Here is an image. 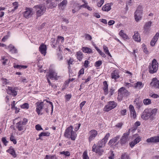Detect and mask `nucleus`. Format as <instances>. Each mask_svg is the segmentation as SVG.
Returning a JSON list of instances; mask_svg holds the SVG:
<instances>
[{
  "mask_svg": "<svg viewBox=\"0 0 159 159\" xmlns=\"http://www.w3.org/2000/svg\"><path fill=\"white\" fill-rule=\"evenodd\" d=\"M157 111V109L156 108L152 110L150 109H145L141 115V118L143 120H147L151 116L155 115Z\"/></svg>",
  "mask_w": 159,
  "mask_h": 159,
  "instance_id": "1",
  "label": "nucleus"
},
{
  "mask_svg": "<svg viewBox=\"0 0 159 159\" xmlns=\"http://www.w3.org/2000/svg\"><path fill=\"white\" fill-rule=\"evenodd\" d=\"M158 63L155 59H153L152 64H150L148 66L149 72L151 74L156 72L158 70Z\"/></svg>",
  "mask_w": 159,
  "mask_h": 159,
  "instance_id": "2",
  "label": "nucleus"
},
{
  "mask_svg": "<svg viewBox=\"0 0 159 159\" xmlns=\"http://www.w3.org/2000/svg\"><path fill=\"white\" fill-rule=\"evenodd\" d=\"M46 76L47 81H48V80H50V79L52 80H57L59 77L57 76V73L55 71L51 69L49 70Z\"/></svg>",
  "mask_w": 159,
  "mask_h": 159,
  "instance_id": "3",
  "label": "nucleus"
},
{
  "mask_svg": "<svg viewBox=\"0 0 159 159\" xmlns=\"http://www.w3.org/2000/svg\"><path fill=\"white\" fill-rule=\"evenodd\" d=\"M118 94V99L121 100L123 97H126L129 94V93L124 87H122L119 89Z\"/></svg>",
  "mask_w": 159,
  "mask_h": 159,
  "instance_id": "4",
  "label": "nucleus"
},
{
  "mask_svg": "<svg viewBox=\"0 0 159 159\" xmlns=\"http://www.w3.org/2000/svg\"><path fill=\"white\" fill-rule=\"evenodd\" d=\"M117 103L114 101H109L104 106L103 108V111L106 112H108L115 108L117 106Z\"/></svg>",
  "mask_w": 159,
  "mask_h": 159,
  "instance_id": "5",
  "label": "nucleus"
},
{
  "mask_svg": "<svg viewBox=\"0 0 159 159\" xmlns=\"http://www.w3.org/2000/svg\"><path fill=\"white\" fill-rule=\"evenodd\" d=\"M34 7L37 10L36 14L37 17L41 16L46 11V8L44 5L35 6Z\"/></svg>",
  "mask_w": 159,
  "mask_h": 159,
  "instance_id": "6",
  "label": "nucleus"
},
{
  "mask_svg": "<svg viewBox=\"0 0 159 159\" xmlns=\"http://www.w3.org/2000/svg\"><path fill=\"white\" fill-rule=\"evenodd\" d=\"M133 138L134 139V140L129 143V144L131 148H133L136 144L141 141L142 138V137L139 136L138 134H136L133 135Z\"/></svg>",
  "mask_w": 159,
  "mask_h": 159,
  "instance_id": "7",
  "label": "nucleus"
},
{
  "mask_svg": "<svg viewBox=\"0 0 159 159\" xmlns=\"http://www.w3.org/2000/svg\"><path fill=\"white\" fill-rule=\"evenodd\" d=\"M64 41V37L61 36H58L56 40H54L52 44V46L53 48H55L57 47L59 44H63Z\"/></svg>",
  "mask_w": 159,
  "mask_h": 159,
  "instance_id": "8",
  "label": "nucleus"
},
{
  "mask_svg": "<svg viewBox=\"0 0 159 159\" xmlns=\"http://www.w3.org/2000/svg\"><path fill=\"white\" fill-rule=\"evenodd\" d=\"M110 136V134L109 133L107 134L103 139L98 141V146H97L100 148H102L104 147Z\"/></svg>",
  "mask_w": 159,
  "mask_h": 159,
  "instance_id": "9",
  "label": "nucleus"
},
{
  "mask_svg": "<svg viewBox=\"0 0 159 159\" xmlns=\"http://www.w3.org/2000/svg\"><path fill=\"white\" fill-rule=\"evenodd\" d=\"M101 148L98 147L95 144H94L92 147V151L95 152L99 156H101L103 154L104 150Z\"/></svg>",
  "mask_w": 159,
  "mask_h": 159,
  "instance_id": "10",
  "label": "nucleus"
},
{
  "mask_svg": "<svg viewBox=\"0 0 159 159\" xmlns=\"http://www.w3.org/2000/svg\"><path fill=\"white\" fill-rule=\"evenodd\" d=\"M36 111L38 115H42L43 114V113H41V111L43 109L44 106L43 102H37L36 103Z\"/></svg>",
  "mask_w": 159,
  "mask_h": 159,
  "instance_id": "11",
  "label": "nucleus"
},
{
  "mask_svg": "<svg viewBox=\"0 0 159 159\" xmlns=\"http://www.w3.org/2000/svg\"><path fill=\"white\" fill-rule=\"evenodd\" d=\"M98 132L95 129H93L89 131V137L88 140L89 142L94 140L98 135Z\"/></svg>",
  "mask_w": 159,
  "mask_h": 159,
  "instance_id": "12",
  "label": "nucleus"
},
{
  "mask_svg": "<svg viewBox=\"0 0 159 159\" xmlns=\"http://www.w3.org/2000/svg\"><path fill=\"white\" fill-rule=\"evenodd\" d=\"M150 85L152 87L155 89H159V80L156 78H152Z\"/></svg>",
  "mask_w": 159,
  "mask_h": 159,
  "instance_id": "13",
  "label": "nucleus"
},
{
  "mask_svg": "<svg viewBox=\"0 0 159 159\" xmlns=\"http://www.w3.org/2000/svg\"><path fill=\"white\" fill-rule=\"evenodd\" d=\"M73 131V126L70 125L66 129L64 134V136L67 138H70V134Z\"/></svg>",
  "mask_w": 159,
  "mask_h": 159,
  "instance_id": "14",
  "label": "nucleus"
},
{
  "mask_svg": "<svg viewBox=\"0 0 159 159\" xmlns=\"http://www.w3.org/2000/svg\"><path fill=\"white\" fill-rule=\"evenodd\" d=\"M129 109L130 112V116L133 119H135L136 117V114L134 106L131 104L130 105Z\"/></svg>",
  "mask_w": 159,
  "mask_h": 159,
  "instance_id": "15",
  "label": "nucleus"
},
{
  "mask_svg": "<svg viewBox=\"0 0 159 159\" xmlns=\"http://www.w3.org/2000/svg\"><path fill=\"white\" fill-rule=\"evenodd\" d=\"M146 141L148 143H156L159 142V136H154L148 139Z\"/></svg>",
  "mask_w": 159,
  "mask_h": 159,
  "instance_id": "16",
  "label": "nucleus"
},
{
  "mask_svg": "<svg viewBox=\"0 0 159 159\" xmlns=\"http://www.w3.org/2000/svg\"><path fill=\"white\" fill-rule=\"evenodd\" d=\"M129 135L128 132L124 134L120 140V143L121 145L125 144L127 142Z\"/></svg>",
  "mask_w": 159,
  "mask_h": 159,
  "instance_id": "17",
  "label": "nucleus"
},
{
  "mask_svg": "<svg viewBox=\"0 0 159 159\" xmlns=\"http://www.w3.org/2000/svg\"><path fill=\"white\" fill-rule=\"evenodd\" d=\"M7 93L10 95L16 96L17 95V92L15 90V89L13 87L8 86L7 89Z\"/></svg>",
  "mask_w": 159,
  "mask_h": 159,
  "instance_id": "18",
  "label": "nucleus"
},
{
  "mask_svg": "<svg viewBox=\"0 0 159 159\" xmlns=\"http://www.w3.org/2000/svg\"><path fill=\"white\" fill-rule=\"evenodd\" d=\"M46 45L43 43H42L39 47V51L42 54L45 56L46 53Z\"/></svg>",
  "mask_w": 159,
  "mask_h": 159,
  "instance_id": "19",
  "label": "nucleus"
},
{
  "mask_svg": "<svg viewBox=\"0 0 159 159\" xmlns=\"http://www.w3.org/2000/svg\"><path fill=\"white\" fill-rule=\"evenodd\" d=\"M152 24L151 21L146 22L143 26V29L146 32H149L151 30V26Z\"/></svg>",
  "mask_w": 159,
  "mask_h": 159,
  "instance_id": "20",
  "label": "nucleus"
},
{
  "mask_svg": "<svg viewBox=\"0 0 159 159\" xmlns=\"http://www.w3.org/2000/svg\"><path fill=\"white\" fill-rule=\"evenodd\" d=\"M143 12L138 11L136 10L134 13V17L135 20L138 22L142 19V15Z\"/></svg>",
  "mask_w": 159,
  "mask_h": 159,
  "instance_id": "21",
  "label": "nucleus"
},
{
  "mask_svg": "<svg viewBox=\"0 0 159 159\" xmlns=\"http://www.w3.org/2000/svg\"><path fill=\"white\" fill-rule=\"evenodd\" d=\"M112 4L111 3H107L102 6V10L105 11H108L111 10Z\"/></svg>",
  "mask_w": 159,
  "mask_h": 159,
  "instance_id": "22",
  "label": "nucleus"
},
{
  "mask_svg": "<svg viewBox=\"0 0 159 159\" xmlns=\"http://www.w3.org/2000/svg\"><path fill=\"white\" fill-rule=\"evenodd\" d=\"M67 3V1L66 0H63L61 2L58 4V7L60 9L64 10Z\"/></svg>",
  "mask_w": 159,
  "mask_h": 159,
  "instance_id": "23",
  "label": "nucleus"
},
{
  "mask_svg": "<svg viewBox=\"0 0 159 159\" xmlns=\"http://www.w3.org/2000/svg\"><path fill=\"white\" fill-rule=\"evenodd\" d=\"M75 56L77 59L79 61H81L84 57V54L80 51L76 52Z\"/></svg>",
  "mask_w": 159,
  "mask_h": 159,
  "instance_id": "24",
  "label": "nucleus"
},
{
  "mask_svg": "<svg viewBox=\"0 0 159 159\" xmlns=\"http://www.w3.org/2000/svg\"><path fill=\"white\" fill-rule=\"evenodd\" d=\"M111 78L112 79L116 80L120 77L118 70H114L111 74Z\"/></svg>",
  "mask_w": 159,
  "mask_h": 159,
  "instance_id": "25",
  "label": "nucleus"
},
{
  "mask_svg": "<svg viewBox=\"0 0 159 159\" xmlns=\"http://www.w3.org/2000/svg\"><path fill=\"white\" fill-rule=\"evenodd\" d=\"M32 9L31 8H27L24 14V16L26 18H29L31 15Z\"/></svg>",
  "mask_w": 159,
  "mask_h": 159,
  "instance_id": "26",
  "label": "nucleus"
},
{
  "mask_svg": "<svg viewBox=\"0 0 159 159\" xmlns=\"http://www.w3.org/2000/svg\"><path fill=\"white\" fill-rule=\"evenodd\" d=\"M103 89L104 91V94L106 95L108 94V84L107 82L105 81L103 82Z\"/></svg>",
  "mask_w": 159,
  "mask_h": 159,
  "instance_id": "27",
  "label": "nucleus"
},
{
  "mask_svg": "<svg viewBox=\"0 0 159 159\" xmlns=\"http://www.w3.org/2000/svg\"><path fill=\"white\" fill-rule=\"evenodd\" d=\"M120 136L118 135L116 137L113 138L111 139L108 143L109 145H112L115 143L120 138Z\"/></svg>",
  "mask_w": 159,
  "mask_h": 159,
  "instance_id": "28",
  "label": "nucleus"
},
{
  "mask_svg": "<svg viewBox=\"0 0 159 159\" xmlns=\"http://www.w3.org/2000/svg\"><path fill=\"white\" fill-rule=\"evenodd\" d=\"M134 103L136 106V108L138 109H139L143 105L142 102L140 101L138 98H136L134 101Z\"/></svg>",
  "mask_w": 159,
  "mask_h": 159,
  "instance_id": "29",
  "label": "nucleus"
},
{
  "mask_svg": "<svg viewBox=\"0 0 159 159\" xmlns=\"http://www.w3.org/2000/svg\"><path fill=\"white\" fill-rule=\"evenodd\" d=\"M119 34L124 40H128L129 39V36L124 33V31L123 30H121L120 31Z\"/></svg>",
  "mask_w": 159,
  "mask_h": 159,
  "instance_id": "30",
  "label": "nucleus"
},
{
  "mask_svg": "<svg viewBox=\"0 0 159 159\" xmlns=\"http://www.w3.org/2000/svg\"><path fill=\"white\" fill-rule=\"evenodd\" d=\"M133 39L135 41L139 42L141 41L140 37L138 32H134V34L133 36Z\"/></svg>",
  "mask_w": 159,
  "mask_h": 159,
  "instance_id": "31",
  "label": "nucleus"
},
{
  "mask_svg": "<svg viewBox=\"0 0 159 159\" xmlns=\"http://www.w3.org/2000/svg\"><path fill=\"white\" fill-rule=\"evenodd\" d=\"M12 53H16L17 52V49L12 44H10L7 46V48Z\"/></svg>",
  "mask_w": 159,
  "mask_h": 159,
  "instance_id": "32",
  "label": "nucleus"
},
{
  "mask_svg": "<svg viewBox=\"0 0 159 159\" xmlns=\"http://www.w3.org/2000/svg\"><path fill=\"white\" fill-rule=\"evenodd\" d=\"M81 50L84 53L90 54L93 53L92 49L86 47H83L82 48Z\"/></svg>",
  "mask_w": 159,
  "mask_h": 159,
  "instance_id": "33",
  "label": "nucleus"
},
{
  "mask_svg": "<svg viewBox=\"0 0 159 159\" xmlns=\"http://www.w3.org/2000/svg\"><path fill=\"white\" fill-rule=\"evenodd\" d=\"M143 84L141 82L138 81L134 84V87L135 89H140L143 87Z\"/></svg>",
  "mask_w": 159,
  "mask_h": 159,
  "instance_id": "34",
  "label": "nucleus"
},
{
  "mask_svg": "<svg viewBox=\"0 0 159 159\" xmlns=\"http://www.w3.org/2000/svg\"><path fill=\"white\" fill-rule=\"evenodd\" d=\"M74 60L73 58L72 57H70L69 59L67 60V62L68 65V69H69V70L71 69L70 65H72L74 64Z\"/></svg>",
  "mask_w": 159,
  "mask_h": 159,
  "instance_id": "35",
  "label": "nucleus"
},
{
  "mask_svg": "<svg viewBox=\"0 0 159 159\" xmlns=\"http://www.w3.org/2000/svg\"><path fill=\"white\" fill-rule=\"evenodd\" d=\"M50 134V133L49 132H41L39 135V138L38 139H37V140L38 139H41V137L42 136H49Z\"/></svg>",
  "mask_w": 159,
  "mask_h": 159,
  "instance_id": "36",
  "label": "nucleus"
},
{
  "mask_svg": "<svg viewBox=\"0 0 159 159\" xmlns=\"http://www.w3.org/2000/svg\"><path fill=\"white\" fill-rule=\"evenodd\" d=\"M103 49L104 52L106 54L108 55L109 56L111 57V56L110 53L108 48L107 46L105 45L103 46Z\"/></svg>",
  "mask_w": 159,
  "mask_h": 159,
  "instance_id": "37",
  "label": "nucleus"
},
{
  "mask_svg": "<svg viewBox=\"0 0 159 159\" xmlns=\"http://www.w3.org/2000/svg\"><path fill=\"white\" fill-rule=\"evenodd\" d=\"M77 137V134L73 131H72L70 135V138L72 140H75Z\"/></svg>",
  "mask_w": 159,
  "mask_h": 159,
  "instance_id": "38",
  "label": "nucleus"
},
{
  "mask_svg": "<svg viewBox=\"0 0 159 159\" xmlns=\"http://www.w3.org/2000/svg\"><path fill=\"white\" fill-rule=\"evenodd\" d=\"M7 152L9 153L14 157H16L15 151L13 149L10 148L7 150Z\"/></svg>",
  "mask_w": 159,
  "mask_h": 159,
  "instance_id": "39",
  "label": "nucleus"
},
{
  "mask_svg": "<svg viewBox=\"0 0 159 159\" xmlns=\"http://www.w3.org/2000/svg\"><path fill=\"white\" fill-rule=\"evenodd\" d=\"M143 103L145 105H149L151 104V100L149 99H145L143 100Z\"/></svg>",
  "mask_w": 159,
  "mask_h": 159,
  "instance_id": "40",
  "label": "nucleus"
},
{
  "mask_svg": "<svg viewBox=\"0 0 159 159\" xmlns=\"http://www.w3.org/2000/svg\"><path fill=\"white\" fill-rule=\"evenodd\" d=\"M95 48L99 53V54L103 57H105L106 56L105 54L102 52L100 49H99L97 47H95Z\"/></svg>",
  "mask_w": 159,
  "mask_h": 159,
  "instance_id": "41",
  "label": "nucleus"
},
{
  "mask_svg": "<svg viewBox=\"0 0 159 159\" xmlns=\"http://www.w3.org/2000/svg\"><path fill=\"white\" fill-rule=\"evenodd\" d=\"M84 69L83 68H82L79 71L78 73V78H80L81 75H82L84 74Z\"/></svg>",
  "mask_w": 159,
  "mask_h": 159,
  "instance_id": "42",
  "label": "nucleus"
},
{
  "mask_svg": "<svg viewBox=\"0 0 159 159\" xmlns=\"http://www.w3.org/2000/svg\"><path fill=\"white\" fill-rule=\"evenodd\" d=\"M29 105L28 103H25L20 105V107L23 109H28L29 108Z\"/></svg>",
  "mask_w": 159,
  "mask_h": 159,
  "instance_id": "43",
  "label": "nucleus"
},
{
  "mask_svg": "<svg viewBox=\"0 0 159 159\" xmlns=\"http://www.w3.org/2000/svg\"><path fill=\"white\" fill-rule=\"evenodd\" d=\"M48 82L49 84V85L50 86H51L52 87V89H55L57 88V86L55 84H52L50 82V80H48Z\"/></svg>",
  "mask_w": 159,
  "mask_h": 159,
  "instance_id": "44",
  "label": "nucleus"
},
{
  "mask_svg": "<svg viewBox=\"0 0 159 159\" xmlns=\"http://www.w3.org/2000/svg\"><path fill=\"white\" fill-rule=\"evenodd\" d=\"M82 158L83 159H89L86 151L84 152L82 155Z\"/></svg>",
  "mask_w": 159,
  "mask_h": 159,
  "instance_id": "45",
  "label": "nucleus"
},
{
  "mask_svg": "<svg viewBox=\"0 0 159 159\" xmlns=\"http://www.w3.org/2000/svg\"><path fill=\"white\" fill-rule=\"evenodd\" d=\"M159 37V33L157 32L155 35L153 37L152 40L157 42Z\"/></svg>",
  "mask_w": 159,
  "mask_h": 159,
  "instance_id": "46",
  "label": "nucleus"
},
{
  "mask_svg": "<svg viewBox=\"0 0 159 159\" xmlns=\"http://www.w3.org/2000/svg\"><path fill=\"white\" fill-rule=\"evenodd\" d=\"M60 154L62 155H64L67 157H69L70 156V153L69 152L67 151H62L60 152Z\"/></svg>",
  "mask_w": 159,
  "mask_h": 159,
  "instance_id": "47",
  "label": "nucleus"
},
{
  "mask_svg": "<svg viewBox=\"0 0 159 159\" xmlns=\"http://www.w3.org/2000/svg\"><path fill=\"white\" fill-rule=\"evenodd\" d=\"M102 64V61H98L96 62L94 64L95 67H98L100 66Z\"/></svg>",
  "mask_w": 159,
  "mask_h": 159,
  "instance_id": "48",
  "label": "nucleus"
},
{
  "mask_svg": "<svg viewBox=\"0 0 159 159\" xmlns=\"http://www.w3.org/2000/svg\"><path fill=\"white\" fill-rule=\"evenodd\" d=\"M104 2V0H100L97 3V6L98 7H101L102 5Z\"/></svg>",
  "mask_w": 159,
  "mask_h": 159,
  "instance_id": "49",
  "label": "nucleus"
},
{
  "mask_svg": "<svg viewBox=\"0 0 159 159\" xmlns=\"http://www.w3.org/2000/svg\"><path fill=\"white\" fill-rule=\"evenodd\" d=\"M13 6L14 7V9L12 11H14L18 7V3L17 2H15L13 3Z\"/></svg>",
  "mask_w": 159,
  "mask_h": 159,
  "instance_id": "50",
  "label": "nucleus"
},
{
  "mask_svg": "<svg viewBox=\"0 0 159 159\" xmlns=\"http://www.w3.org/2000/svg\"><path fill=\"white\" fill-rule=\"evenodd\" d=\"M28 122V120L25 118H24L23 119V120L22 121L21 123H20V125H26Z\"/></svg>",
  "mask_w": 159,
  "mask_h": 159,
  "instance_id": "51",
  "label": "nucleus"
},
{
  "mask_svg": "<svg viewBox=\"0 0 159 159\" xmlns=\"http://www.w3.org/2000/svg\"><path fill=\"white\" fill-rule=\"evenodd\" d=\"M10 140L13 142V143L14 144L16 143V139H15L14 137L12 135H11L10 138Z\"/></svg>",
  "mask_w": 159,
  "mask_h": 159,
  "instance_id": "52",
  "label": "nucleus"
},
{
  "mask_svg": "<svg viewBox=\"0 0 159 159\" xmlns=\"http://www.w3.org/2000/svg\"><path fill=\"white\" fill-rule=\"evenodd\" d=\"M89 62L88 60H85L84 61V66L85 68H87L89 66Z\"/></svg>",
  "mask_w": 159,
  "mask_h": 159,
  "instance_id": "53",
  "label": "nucleus"
},
{
  "mask_svg": "<svg viewBox=\"0 0 159 159\" xmlns=\"http://www.w3.org/2000/svg\"><path fill=\"white\" fill-rule=\"evenodd\" d=\"M81 126V124L80 123L76 124L75 125V131H77L79 129Z\"/></svg>",
  "mask_w": 159,
  "mask_h": 159,
  "instance_id": "54",
  "label": "nucleus"
},
{
  "mask_svg": "<svg viewBox=\"0 0 159 159\" xmlns=\"http://www.w3.org/2000/svg\"><path fill=\"white\" fill-rule=\"evenodd\" d=\"M2 141L5 146L7 145V143L8 142L5 137H2Z\"/></svg>",
  "mask_w": 159,
  "mask_h": 159,
  "instance_id": "55",
  "label": "nucleus"
},
{
  "mask_svg": "<svg viewBox=\"0 0 159 159\" xmlns=\"http://www.w3.org/2000/svg\"><path fill=\"white\" fill-rule=\"evenodd\" d=\"M128 156L126 153L123 154L121 156V159H128Z\"/></svg>",
  "mask_w": 159,
  "mask_h": 159,
  "instance_id": "56",
  "label": "nucleus"
},
{
  "mask_svg": "<svg viewBox=\"0 0 159 159\" xmlns=\"http://www.w3.org/2000/svg\"><path fill=\"white\" fill-rule=\"evenodd\" d=\"M9 37V35L8 34L4 36L2 39V41L3 42H5L7 40Z\"/></svg>",
  "mask_w": 159,
  "mask_h": 159,
  "instance_id": "57",
  "label": "nucleus"
},
{
  "mask_svg": "<svg viewBox=\"0 0 159 159\" xmlns=\"http://www.w3.org/2000/svg\"><path fill=\"white\" fill-rule=\"evenodd\" d=\"M57 3H56L54 2H52L50 3V8H52L56 7Z\"/></svg>",
  "mask_w": 159,
  "mask_h": 159,
  "instance_id": "58",
  "label": "nucleus"
},
{
  "mask_svg": "<svg viewBox=\"0 0 159 159\" xmlns=\"http://www.w3.org/2000/svg\"><path fill=\"white\" fill-rule=\"evenodd\" d=\"M58 47L59 50L60 52H61L63 49L64 46L62 44H59L57 47Z\"/></svg>",
  "mask_w": 159,
  "mask_h": 159,
  "instance_id": "59",
  "label": "nucleus"
},
{
  "mask_svg": "<svg viewBox=\"0 0 159 159\" xmlns=\"http://www.w3.org/2000/svg\"><path fill=\"white\" fill-rule=\"evenodd\" d=\"M57 58L59 60H61L63 59V57L61 52L57 54Z\"/></svg>",
  "mask_w": 159,
  "mask_h": 159,
  "instance_id": "60",
  "label": "nucleus"
},
{
  "mask_svg": "<svg viewBox=\"0 0 159 159\" xmlns=\"http://www.w3.org/2000/svg\"><path fill=\"white\" fill-rule=\"evenodd\" d=\"M36 129L37 130H42L43 129L41 127V126L39 125H37L35 126Z\"/></svg>",
  "mask_w": 159,
  "mask_h": 159,
  "instance_id": "61",
  "label": "nucleus"
},
{
  "mask_svg": "<svg viewBox=\"0 0 159 159\" xmlns=\"http://www.w3.org/2000/svg\"><path fill=\"white\" fill-rule=\"evenodd\" d=\"M71 95L70 94H66L65 96V98L67 101H69L71 98Z\"/></svg>",
  "mask_w": 159,
  "mask_h": 159,
  "instance_id": "62",
  "label": "nucleus"
},
{
  "mask_svg": "<svg viewBox=\"0 0 159 159\" xmlns=\"http://www.w3.org/2000/svg\"><path fill=\"white\" fill-rule=\"evenodd\" d=\"M85 38L88 40H91L92 39V37L91 36L88 34L85 35Z\"/></svg>",
  "mask_w": 159,
  "mask_h": 159,
  "instance_id": "63",
  "label": "nucleus"
},
{
  "mask_svg": "<svg viewBox=\"0 0 159 159\" xmlns=\"http://www.w3.org/2000/svg\"><path fill=\"white\" fill-rule=\"evenodd\" d=\"M127 111L126 109L122 110L120 111L121 115L122 116H124L126 114Z\"/></svg>",
  "mask_w": 159,
  "mask_h": 159,
  "instance_id": "64",
  "label": "nucleus"
}]
</instances>
